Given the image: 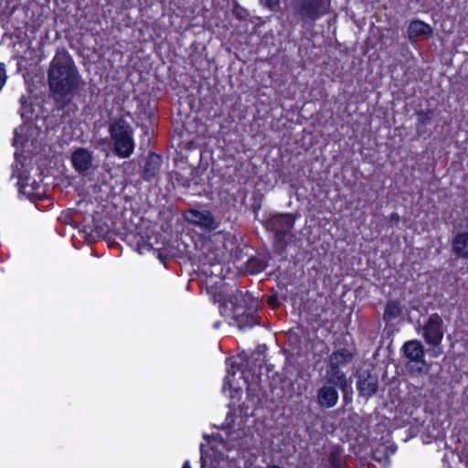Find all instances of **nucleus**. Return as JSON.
<instances>
[{
	"instance_id": "nucleus-18",
	"label": "nucleus",
	"mask_w": 468,
	"mask_h": 468,
	"mask_svg": "<svg viewBox=\"0 0 468 468\" xmlns=\"http://www.w3.org/2000/svg\"><path fill=\"white\" fill-rule=\"evenodd\" d=\"M415 114L417 115L416 133L419 136L423 135L426 133V127L430 125L434 117V110H418Z\"/></svg>"
},
{
	"instance_id": "nucleus-15",
	"label": "nucleus",
	"mask_w": 468,
	"mask_h": 468,
	"mask_svg": "<svg viewBox=\"0 0 468 468\" xmlns=\"http://www.w3.org/2000/svg\"><path fill=\"white\" fill-rule=\"evenodd\" d=\"M161 164V155L155 153H150L146 158V162L142 174L143 179L145 181H151L153 178H154L159 174Z\"/></svg>"
},
{
	"instance_id": "nucleus-4",
	"label": "nucleus",
	"mask_w": 468,
	"mask_h": 468,
	"mask_svg": "<svg viewBox=\"0 0 468 468\" xmlns=\"http://www.w3.org/2000/svg\"><path fill=\"white\" fill-rule=\"evenodd\" d=\"M403 356L407 358L405 368L412 377H423L429 374L431 365L424 359L425 349L419 340H410L401 347Z\"/></svg>"
},
{
	"instance_id": "nucleus-12",
	"label": "nucleus",
	"mask_w": 468,
	"mask_h": 468,
	"mask_svg": "<svg viewBox=\"0 0 468 468\" xmlns=\"http://www.w3.org/2000/svg\"><path fill=\"white\" fill-rule=\"evenodd\" d=\"M35 132V128L28 124H22L15 129L14 138H13V145L17 149L16 152L24 154L26 149L33 144L34 138L33 133Z\"/></svg>"
},
{
	"instance_id": "nucleus-19",
	"label": "nucleus",
	"mask_w": 468,
	"mask_h": 468,
	"mask_svg": "<svg viewBox=\"0 0 468 468\" xmlns=\"http://www.w3.org/2000/svg\"><path fill=\"white\" fill-rule=\"evenodd\" d=\"M229 302L232 303L234 308H253L252 304L254 302L253 297L248 292H242L237 290L236 292L229 296Z\"/></svg>"
},
{
	"instance_id": "nucleus-7",
	"label": "nucleus",
	"mask_w": 468,
	"mask_h": 468,
	"mask_svg": "<svg viewBox=\"0 0 468 468\" xmlns=\"http://www.w3.org/2000/svg\"><path fill=\"white\" fill-rule=\"evenodd\" d=\"M30 163L31 159L28 156L16 152L15 164L12 165V176H16L18 179L16 185L18 186L19 193L31 199L33 196L34 185L36 182L34 181L32 184H28V167Z\"/></svg>"
},
{
	"instance_id": "nucleus-27",
	"label": "nucleus",
	"mask_w": 468,
	"mask_h": 468,
	"mask_svg": "<svg viewBox=\"0 0 468 468\" xmlns=\"http://www.w3.org/2000/svg\"><path fill=\"white\" fill-rule=\"evenodd\" d=\"M339 388L341 389L342 393H343V400L345 402L346 405L351 403L352 401V394H353V390H352V388H351V384H350V381H346L345 383V385H341L339 387Z\"/></svg>"
},
{
	"instance_id": "nucleus-8",
	"label": "nucleus",
	"mask_w": 468,
	"mask_h": 468,
	"mask_svg": "<svg viewBox=\"0 0 468 468\" xmlns=\"http://www.w3.org/2000/svg\"><path fill=\"white\" fill-rule=\"evenodd\" d=\"M355 377L356 379V387L359 397L367 400L378 392V376L374 371L373 367L371 369L366 368L357 370Z\"/></svg>"
},
{
	"instance_id": "nucleus-26",
	"label": "nucleus",
	"mask_w": 468,
	"mask_h": 468,
	"mask_svg": "<svg viewBox=\"0 0 468 468\" xmlns=\"http://www.w3.org/2000/svg\"><path fill=\"white\" fill-rule=\"evenodd\" d=\"M232 14L239 20H244L249 16V12L246 8L242 7L237 0L232 1Z\"/></svg>"
},
{
	"instance_id": "nucleus-22",
	"label": "nucleus",
	"mask_w": 468,
	"mask_h": 468,
	"mask_svg": "<svg viewBox=\"0 0 468 468\" xmlns=\"http://www.w3.org/2000/svg\"><path fill=\"white\" fill-rule=\"evenodd\" d=\"M402 305L399 301H388L383 314V320L387 323L397 319L402 314Z\"/></svg>"
},
{
	"instance_id": "nucleus-1",
	"label": "nucleus",
	"mask_w": 468,
	"mask_h": 468,
	"mask_svg": "<svg viewBox=\"0 0 468 468\" xmlns=\"http://www.w3.org/2000/svg\"><path fill=\"white\" fill-rule=\"evenodd\" d=\"M48 82L58 110L69 105L84 81L67 51L58 52L48 70Z\"/></svg>"
},
{
	"instance_id": "nucleus-5",
	"label": "nucleus",
	"mask_w": 468,
	"mask_h": 468,
	"mask_svg": "<svg viewBox=\"0 0 468 468\" xmlns=\"http://www.w3.org/2000/svg\"><path fill=\"white\" fill-rule=\"evenodd\" d=\"M421 329L422 337L429 346L428 353L432 357L440 356L443 353L441 346L444 335L442 318L438 314H431Z\"/></svg>"
},
{
	"instance_id": "nucleus-36",
	"label": "nucleus",
	"mask_w": 468,
	"mask_h": 468,
	"mask_svg": "<svg viewBox=\"0 0 468 468\" xmlns=\"http://www.w3.org/2000/svg\"><path fill=\"white\" fill-rule=\"evenodd\" d=\"M182 468H191L190 467V464H189V462L188 461H186L185 463L183 464V467Z\"/></svg>"
},
{
	"instance_id": "nucleus-17",
	"label": "nucleus",
	"mask_w": 468,
	"mask_h": 468,
	"mask_svg": "<svg viewBox=\"0 0 468 468\" xmlns=\"http://www.w3.org/2000/svg\"><path fill=\"white\" fill-rule=\"evenodd\" d=\"M354 359V354L351 350L347 348H339L335 350L328 357V365L341 368L342 367H346Z\"/></svg>"
},
{
	"instance_id": "nucleus-28",
	"label": "nucleus",
	"mask_w": 468,
	"mask_h": 468,
	"mask_svg": "<svg viewBox=\"0 0 468 468\" xmlns=\"http://www.w3.org/2000/svg\"><path fill=\"white\" fill-rule=\"evenodd\" d=\"M262 6L268 8L271 11H278L280 8V0H260Z\"/></svg>"
},
{
	"instance_id": "nucleus-24",
	"label": "nucleus",
	"mask_w": 468,
	"mask_h": 468,
	"mask_svg": "<svg viewBox=\"0 0 468 468\" xmlns=\"http://www.w3.org/2000/svg\"><path fill=\"white\" fill-rule=\"evenodd\" d=\"M20 101V115L24 120H30L33 114V103L27 95H22L19 99Z\"/></svg>"
},
{
	"instance_id": "nucleus-16",
	"label": "nucleus",
	"mask_w": 468,
	"mask_h": 468,
	"mask_svg": "<svg viewBox=\"0 0 468 468\" xmlns=\"http://www.w3.org/2000/svg\"><path fill=\"white\" fill-rule=\"evenodd\" d=\"M408 34L410 39H427L432 36L433 30L427 23L416 19L410 22L408 28Z\"/></svg>"
},
{
	"instance_id": "nucleus-9",
	"label": "nucleus",
	"mask_w": 468,
	"mask_h": 468,
	"mask_svg": "<svg viewBox=\"0 0 468 468\" xmlns=\"http://www.w3.org/2000/svg\"><path fill=\"white\" fill-rule=\"evenodd\" d=\"M73 168L81 176H85L94 172L99 165L95 163L94 154L88 148L78 147L70 156Z\"/></svg>"
},
{
	"instance_id": "nucleus-32",
	"label": "nucleus",
	"mask_w": 468,
	"mask_h": 468,
	"mask_svg": "<svg viewBox=\"0 0 468 468\" xmlns=\"http://www.w3.org/2000/svg\"><path fill=\"white\" fill-rule=\"evenodd\" d=\"M176 181L181 184L184 187L186 188H189L190 187V179L188 178H184L182 176H180V178L178 176L176 177Z\"/></svg>"
},
{
	"instance_id": "nucleus-25",
	"label": "nucleus",
	"mask_w": 468,
	"mask_h": 468,
	"mask_svg": "<svg viewBox=\"0 0 468 468\" xmlns=\"http://www.w3.org/2000/svg\"><path fill=\"white\" fill-rule=\"evenodd\" d=\"M373 458L378 462H388V452L386 444H380L373 452Z\"/></svg>"
},
{
	"instance_id": "nucleus-10",
	"label": "nucleus",
	"mask_w": 468,
	"mask_h": 468,
	"mask_svg": "<svg viewBox=\"0 0 468 468\" xmlns=\"http://www.w3.org/2000/svg\"><path fill=\"white\" fill-rule=\"evenodd\" d=\"M184 217L187 222L207 231L216 230L219 226V221L207 209L191 208L185 212Z\"/></svg>"
},
{
	"instance_id": "nucleus-23",
	"label": "nucleus",
	"mask_w": 468,
	"mask_h": 468,
	"mask_svg": "<svg viewBox=\"0 0 468 468\" xmlns=\"http://www.w3.org/2000/svg\"><path fill=\"white\" fill-rule=\"evenodd\" d=\"M267 261L259 256L250 257L246 262V271L250 274H257L264 271Z\"/></svg>"
},
{
	"instance_id": "nucleus-38",
	"label": "nucleus",
	"mask_w": 468,
	"mask_h": 468,
	"mask_svg": "<svg viewBox=\"0 0 468 468\" xmlns=\"http://www.w3.org/2000/svg\"><path fill=\"white\" fill-rule=\"evenodd\" d=\"M254 356L251 355L250 357H249V360H247V363H250V360H251V358L253 357Z\"/></svg>"
},
{
	"instance_id": "nucleus-14",
	"label": "nucleus",
	"mask_w": 468,
	"mask_h": 468,
	"mask_svg": "<svg viewBox=\"0 0 468 468\" xmlns=\"http://www.w3.org/2000/svg\"><path fill=\"white\" fill-rule=\"evenodd\" d=\"M452 252L457 258L468 260V231H459L453 236Z\"/></svg>"
},
{
	"instance_id": "nucleus-35",
	"label": "nucleus",
	"mask_w": 468,
	"mask_h": 468,
	"mask_svg": "<svg viewBox=\"0 0 468 468\" xmlns=\"http://www.w3.org/2000/svg\"><path fill=\"white\" fill-rule=\"evenodd\" d=\"M386 447H388V456L397 451V446L394 443L386 444Z\"/></svg>"
},
{
	"instance_id": "nucleus-29",
	"label": "nucleus",
	"mask_w": 468,
	"mask_h": 468,
	"mask_svg": "<svg viewBox=\"0 0 468 468\" xmlns=\"http://www.w3.org/2000/svg\"><path fill=\"white\" fill-rule=\"evenodd\" d=\"M239 323H240V324H239L240 327H242V326L252 327L253 325L258 324V321H257V317L250 314L246 315L244 317V320H241Z\"/></svg>"
},
{
	"instance_id": "nucleus-3",
	"label": "nucleus",
	"mask_w": 468,
	"mask_h": 468,
	"mask_svg": "<svg viewBox=\"0 0 468 468\" xmlns=\"http://www.w3.org/2000/svg\"><path fill=\"white\" fill-rule=\"evenodd\" d=\"M108 132L114 154L120 158H129L135 148L131 124L122 117L114 118L109 122Z\"/></svg>"
},
{
	"instance_id": "nucleus-33",
	"label": "nucleus",
	"mask_w": 468,
	"mask_h": 468,
	"mask_svg": "<svg viewBox=\"0 0 468 468\" xmlns=\"http://www.w3.org/2000/svg\"><path fill=\"white\" fill-rule=\"evenodd\" d=\"M200 453H201V456H200L201 468H205L206 460H205L204 445L203 444L200 445Z\"/></svg>"
},
{
	"instance_id": "nucleus-39",
	"label": "nucleus",
	"mask_w": 468,
	"mask_h": 468,
	"mask_svg": "<svg viewBox=\"0 0 468 468\" xmlns=\"http://www.w3.org/2000/svg\"><path fill=\"white\" fill-rule=\"evenodd\" d=\"M254 356L251 355L250 357H249V360H247V363H250V360H251V358L253 357Z\"/></svg>"
},
{
	"instance_id": "nucleus-31",
	"label": "nucleus",
	"mask_w": 468,
	"mask_h": 468,
	"mask_svg": "<svg viewBox=\"0 0 468 468\" xmlns=\"http://www.w3.org/2000/svg\"><path fill=\"white\" fill-rule=\"evenodd\" d=\"M5 81H6V73H5V65L3 63H0V90L4 87Z\"/></svg>"
},
{
	"instance_id": "nucleus-13",
	"label": "nucleus",
	"mask_w": 468,
	"mask_h": 468,
	"mask_svg": "<svg viewBox=\"0 0 468 468\" xmlns=\"http://www.w3.org/2000/svg\"><path fill=\"white\" fill-rule=\"evenodd\" d=\"M339 394L337 388L332 385L324 384L318 390L316 400L322 409H330L337 404Z\"/></svg>"
},
{
	"instance_id": "nucleus-40",
	"label": "nucleus",
	"mask_w": 468,
	"mask_h": 468,
	"mask_svg": "<svg viewBox=\"0 0 468 468\" xmlns=\"http://www.w3.org/2000/svg\"><path fill=\"white\" fill-rule=\"evenodd\" d=\"M466 465L468 466V447H467V463Z\"/></svg>"
},
{
	"instance_id": "nucleus-2",
	"label": "nucleus",
	"mask_w": 468,
	"mask_h": 468,
	"mask_svg": "<svg viewBox=\"0 0 468 468\" xmlns=\"http://www.w3.org/2000/svg\"><path fill=\"white\" fill-rule=\"evenodd\" d=\"M295 220L296 216L292 213H275L264 221L265 229L273 232V250L276 253L282 254L294 239L292 229Z\"/></svg>"
},
{
	"instance_id": "nucleus-37",
	"label": "nucleus",
	"mask_w": 468,
	"mask_h": 468,
	"mask_svg": "<svg viewBox=\"0 0 468 468\" xmlns=\"http://www.w3.org/2000/svg\"><path fill=\"white\" fill-rule=\"evenodd\" d=\"M252 356H257V357H255V359H259V357L261 356V353L257 352V353L252 354Z\"/></svg>"
},
{
	"instance_id": "nucleus-21",
	"label": "nucleus",
	"mask_w": 468,
	"mask_h": 468,
	"mask_svg": "<svg viewBox=\"0 0 468 468\" xmlns=\"http://www.w3.org/2000/svg\"><path fill=\"white\" fill-rule=\"evenodd\" d=\"M111 232V227L107 220L98 219L95 220L94 229L88 234L89 240L95 241L96 239H106Z\"/></svg>"
},
{
	"instance_id": "nucleus-20",
	"label": "nucleus",
	"mask_w": 468,
	"mask_h": 468,
	"mask_svg": "<svg viewBox=\"0 0 468 468\" xmlns=\"http://www.w3.org/2000/svg\"><path fill=\"white\" fill-rule=\"evenodd\" d=\"M348 381L346 376L344 372L340 370V368L327 366L326 375H325V384L335 386V388H339L341 385H345V383Z\"/></svg>"
},
{
	"instance_id": "nucleus-11",
	"label": "nucleus",
	"mask_w": 468,
	"mask_h": 468,
	"mask_svg": "<svg viewBox=\"0 0 468 468\" xmlns=\"http://www.w3.org/2000/svg\"><path fill=\"white\" fill-rule=\"evenodd\" d=\"M321 463L324 468H350L347 465V456L340 445H332L324 453Z\"/></svg>"
},
{
	"instance_id": "nucleus-6",
	"label": "nucleus",
	"mask_w": 468,
	"mask_h": 468,
	"mask_svg": "<svg viewBox=\"0 0 468 468\" xmlns=\"http://www.w3.org/2000/svg\"><path fill=\"white\" fill-rule=\"evenodd\" d=\"M330 0H294L293 16L305 24H314L329 13Z\"/></svg>"
},
{
	"instance_id": "nucleus-34",
	"label": "nucleus",
	"mask_w": 468,
	"mask_h": 468,
	"mask_svg": "<svg viewBox=\"0 0 468 468\" xmlns=\"http://www.w3.org/2000/svg\"><path fill=\"white\" fill-rule=\"evenodd\" d=\"M399 219L400 218L398 213H392L389 217V222L394 224H398L399 222Z\"/></svg>"
},
{
	"instance_id": "nucleus-30",
	"label": "nucleus",
	"mask_w": 468,
	"mask_h": 468,
	"mask_svg": "<svg viewBox=\"0 0 468 468\" xmlns=\"http://www.w3.org/2000/svg\"><path fill=\"white\" fill-rule=\"evenodd\" d=\"M267 303L271 307V308H277L280 306L281 303L279 301V297L277 295V293H273L271 295H270L268 297V300H267Z\"/></svg>"
}]
</instances>
